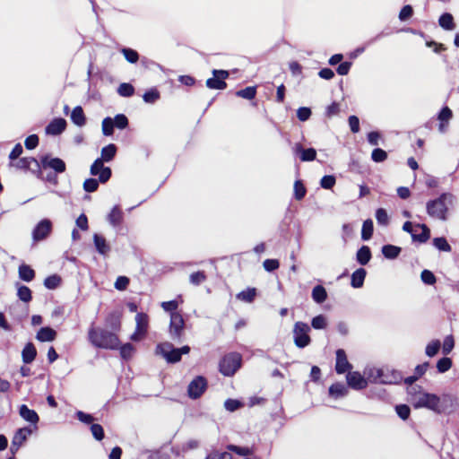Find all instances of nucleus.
I'll return each mask as SVG.
<instances>
[{
	"mask_svg": "<svg viewBox=\"0 0 459 459\" xmlns=\"http://www.w3.org/2000/svg\"><path fill=\"white\" fill-rule=\"evenodd\" d=\"M410 401L414 408H427L437 414L450 413L456 406V399L451 394L437 396L423 391L410 393Z\"/></svg>",
	"mask_w": 459,
	"mask_h": 459,
	"instance_id": "nucleus-1",
	"label": "nucleus"
},
{
	"mask_svg": "<svg viewBox=\"0 0 459 459\" xmlns=\"http://www.w3.org/2000/svg\"><path fill=\"white\" fill-rule=\"evenodd\" d=\"M117 153V146L109 143L101 149V156L91 164L90 172L92 176H98L101 184L109 180L112 175L111 169L104 166V162L111 161Z\"/></svg>",
	"mask_w": 459,
	"mask_h": 459,
	"instance_id": "nucleus-2",
	"label": "nucleus"
},
{
	"mask_svg": "<svg viewBox=\"0 0 459 459\" xmlns=\"http://www.w3.org/2000/svg\"><path fill=\"white\" fill-rule=\"evenodd\" d=\"M454 195L450 193H443L437 198L430 200L426 204L427 213L439 221L447 220L448 206L454 201Z\"/></svg>",
	"mask_w": 459,
	"mask_h": 459,
	"instance_id": "nucleus-3",
	"label": "nucleus"
},
{
	"mask_svg": "<svg viewBox=\"0 0 459 459\" xmlns=\"http://www.w3.org/2000/svg\"><path fill=\"white\" fill-rule=\"evenodd\" d=\"M90 342L96 347L103 349H117L119 340L115 333L104 329L91 328L89 330Z\"/></svg>",
	"mask_w": 459,
	"mask_h": 459,
	"instance_id": "nucleus-4",
	"label": "nucleus"
},
{
	"mask_svg": "<svg viewBox=\"0 0 459 459\" xmlns=\"http://www.w3.org/2000/svg\"><path fill=\"white\" fill-rule=\"evenodd\" d=\"M190 347L185 345L181 348H175L170 342H163L157 346V353L161 355L167 362L176 363L181 359L183 354H187Z\"/></svg>",
	"mask_w": 459,
	"mask_h": 459,
	"instance_id": "nucleus-5",
	"label": "nucleus"
},
{
	"mask_svg": "<svg viewBox=\"0 0 459 459\" xmlns=\"http://www.w3.org/2000/svg\"><path fill=\"white\" fill-rule=\"evenodd\" d=\"M310 331L311 328L307 323L299 321L294 324L292 329L293 342L298 348L304 349L310 344Z\"/></svg>",
	"mask_w": 459,
	"mask_h": 459,
	"instance_id": "nucleus-6",
	"label": "nucleus"
},
{
	"mask_svg": "<svg viewBox=\"0 0 459 459\" xmlns=\"http://www.w3.org/2000/svg\"><path fill=\"white\" fill-rule=\"evenodd\" d=\"M242 357L238 352L225 355L220 362V372L226 377L233 376L241 367Z\"/></svg>",
	"mask_w": 459,
	"mask_h": 459,
	"instance_id": "nucleus-7",
	"label": "nucleus"
},
{
	"mask_svg": "<svg viewBox=\"0 0 459 459\" xmlns=\"http://www.w3.org/2000/svg\"><path fill=\"white\" fill-rule=\"evenodd\" d=\"M185 331V320L181 313L170 315L169 333L173 341H180Z\"/></svg>",
	"mask_w": 459,
	"mask_h": 459,
	"instance_id": "nucleus-8",
	"label": "nucleus"
},
{
	"mask_svg": "<svg viewBox=\"0 0 459 459\" xmlns=\"http://www.w3.org/2000/svg\"><path fill=\"white\" fill-rule=\"evenodd\" d=\"M207 388V381L202 377H195L188 385L187 394L192 399H197L202 396Z\"/></svg>",
	"mask_w": 459,
	"mask_h": 459,
	"instance_id": "nucleus-9",
	"label": "nucleus"
},
{
	"mask_svg": "<svg viewBox=\"0 0 459 459\" xmlns=\"http://www.w3.org/2000/svg\"><path fill=\"white\" fill-rule=\"evenodd\" d=\"M213 77L206 81V86L209 89L223 90L227 87L225 80L229 76V72L225 70H213Z\"/></svg>",
	"mask_w": 459,
	"mask_h": 459,
	"instance_id": "nucleus-10",
	"label": "nucleus"
},
{
	"mask_svg": "<svg viewBox=\"0 0 459 459\" xmlns=\"http://www.w3.org/2000/svg\"><path fill=\"white\" fill-rule=\"evenodd\" d=\"M40 167L43 169H51L56 173H63L66 169L65 162L60 158H52L49 155H45L40 160Z\"/></svg>",
	"mask_w": 459,
	"mask_h": 459,
	"instance_id": "nucleus-11",
	"label": "nucleus"
},
{
	"mask_svg": "<svg viewBox=\"0 0 459 459\" xmlns=\"http://www.w3.org/2000/svg\"><path fill=\"white\" fill-rule=\"evenodd\" d=\"M52 230V222L48 219L40 221L32 231V238L35 242L45 239Z\"/></svg>",
	"mask_w": 459,
	"mask_h": 459,
	"instance_id": "nucleus-12",
	"label": "nucleus"
},
{
	"mask_svg": "<svg viewBox=\"0 0 459 459\" xmlns=\"http://www.w3.org/2000/svg\"><path fill=\"white\" fill-rule=\"evenodd\" d=\"M346 381L348 386L354 390H362L368 385L367 379L358 371H349L346 375Z\"/></svg>",
	"mask_w": 459,
	"mask_h": 459,
	"instance_id": "nucleus-13",
	"label": "nucleus"
},
{
	"mask_svg": "<svg viewBox=\"0 0 459 459\" xmlns=\"http://www.w3.org/2000/svg\"><path fill=\"white\" fill-rule=\"evenodd\" d=\"M335 371L337 374H343L351 371L352 365L348 361L347 355L344 350L338 349L335 352Z\"/></svg>",
	"mask_w": 459,
	"mask_h": 459,
	"instance_id": "nucleus-14",
	"label": "nucleus"
},
{
	"mask_svg": "<svg viewBox=\"0 0 459 459\" xmlns=\"http://www.w3.org/2000/svg\"><path fill=\"white\" fill-rule=\"evenodd\" d=\"M372 373L368 375L369 378H373V382H379L382 384H396L401 380V377L394 373L392 377L384 374L383 369H372Z\"/></svg>",
	"mask_w": 459,
	"mask_h": 459,
	"instance_id": "nucleus-15",
	"label": "nucleus"
},
{
	"mask_svg": "<svg viewBox=\"0 0 459 459\" xmlns=\"http://www.w3.org/2000/svg\"><path fill=\"white\" fill-rule=\"evenodd\" d=\"M292 150L295 154L299 155L301 161H312L316 157V152L314 148L304 149L300 143H296Z\"/></svg>",
	"mask_w": 459,
	"mask_h": 459,
	"instance_id": "nucleus-16",
	"label": "nucleus"
},
{
	"mask_svg": "<svg viewBox=\"0 0 459 459\" xmlns=\"http://www.w3.org/2000/svg\"><path fill=\"white\" fill-rule=\"evenodd\" d=\"M66 121L64 118L53 119L46 127V133L51 135H58L65 131Z\"/></svg>",
	"mask_w": 459,
	"mask_h": 459,
	"instance_id": "nucleus-17",
	"label": "nucleus"
},
{
	"mask_svg": "<svg viewBox=\"0 0 459 459\" xmlns=\"http://www.w3.org/2000/svg\"><path fill=\"white\" fill-rule=\"evenodd\" d=\"M31 434L32 429L30 427H24L17 429L12 440L13 441V446L21 447Z\"/></svg>",
	"mask_w": 459,
	"mask_h": 459,
	"instance_id": "nucleus-18",
	"label": "nucleus"
},
{
	"mask_svg": "<svg viewBox=\"0 0 459 459\" xmlns=\"http://www.w3.org/2000/svg\"><path fill=\"white\" fill-rule=\"evenodd\" d=\"M56 332L49 327V326H45V327H41L37 334H36V339L41 342H53L56 338Z\"/></svg>",
	"mask_w": 459,
	"mask_h": 459,
	"instance_id": "nucleus-19",
	"label": "nucleus"
},
{
	"mask_svg": "<svg viewBox=\"0 0 459 459\" xmlns=\"http://www.w3.org/2000/svg\"><path fill=\"white\" fill-rule=\"evenodd\" d=\"M19 412H20L21 417L24 420H26L31 424L37 425V423L39 420L38 413L34 410H30V408H28V406L25 404H22L20 407Z\"/></svg>",
	"mask_w": 459,
	"mask_h": 459,
	"instance_id": "nucleus-20",
	"label": "nucleus"
},
{
	"mask_svg": "<svg viewBox=\"0 0 459 459\" xmlns=\"http://www.w3.org/2000/svg\"><path fill=\"white\" fill-rule=\"evenodd\" d=\"M16 167L18 169H36L38 171L40 170L39 162L33 157H24L20 159L17 161Z\"/></svg>",
	"mask_w": 459,
	"mask_h": 459,
	"instance_id": "nucleus-21",
	"label": "nucleus"
},
{
	"mask_svg": "<svg viewBox=\"0 0 459 459\" xmlns=\"http://www.w3.org/2000/svg\"><path fill=\"white\" fill-rule=\"evenodd\" d=\"M328 392L329 395L334 399L345 397L349 393L348 387L342 383L333 384Z\"/></svg>",
	"mask_w": 459,
	"mask_h": 459,
	"instance_id": "nucleus-22",
	"label": "nucleus"
},
{
	"mask_svg": "<svg viewBox=\"0 0 459 459\" xmlns=\"http://www.w3.org/2000/svg\"><path fill=\"white\" fill-rule=\"evenodd\" d=\"M37 356V350L32 342H28L22 351V359L25 364L31 363Z\"/></svg>",
	"mask_w": 459,
	"mask_h": 459,
	"instance_id": "nucleus-23",
	"label": "nucleus"
},
{
	"mask_svg": "<svg viewBox=\"0 0 459 459\" xmlns=\"http://www.w3.org/2000/svg\"><path fill=\"white\" fill-rule=\"evenodd\" d=\"M107 220L110 225L113 227H117L122 223L123 221V212L119 208V206L116 205L112 208L110 212L108 213Z\"/></svg>",
	"mask_w": 459,
	"mask_h": 459,
	"instance_id": "nucleus-24",
	"label": "nucleus"
},
{
	"mask_svg": "<svg viewBox=\"0 0 459 459\" xmlns=\"http://www.w3.org/2000/svg\"><path fill=\"white\" fill-rule=\"evenodd\" d=\"M366 275L367 272L364 268L357 269L351 274V285L355 289L361 288L364 284Z\"/></svg>",
	"mask_w": 459,
	"mask_h": 459,
	"instance_id": "nucleus-25",
	"label": "nucleus"
},
{
	"mask_svg": "<svg viewBox=\"0 0 459 459\" xmlns=\"http://www.w3.org/2000/svg\"><path fill=\"white\" fill-rule=\"evenodd\" d=\"M93 242L97 251L103 255H106L110 251V246L107 243L105 238L99 234L93 235Z\"/></svg>",
	"mask_w": 459,
	"mask_h": 459,
	"instance_id": "nucleus-26",
	"label": "nucleus"
},
{
	"mask_svg": "<svg viewBox=\"0 0 459 459\" xmlns=\"http://www.w3.org/2000/svg\"><path fill=\"white\" fill-rule=\"evenodd\" d=\"M71 120L80 127L86 124V117L81 106H76L71 112Z\"/></svg>",
	"mask_w": 459,
	"mask_h": 459,
	"instance_id": "nucleus-27",
	"label": "nucleus"
},
{
	"mask_svg": "<svg viewBox=\"0 0 459 459\" xmlns=\"http://www.w3.org/2000/svg\"><path fill=\"white\" fill-rule=\"evenodd\" d=\"M371 251L368 246H362L356 254L357 262L361 265H366L371 259Z\"/></svg>",
	"mask_w": 459,
	"mask_h": 459,
	"instance_id": "nucleus-28",
	"label": "nucleus"
},
{
	"mask_svg": "<svg viewBox=\"0 0 459 459\" xmlns=\"http://www.w3.org/2000/svg\"><path fill=\"white\" fill-rule=\"evenodd\" d=\"M311 296L316 303L321 304L326 300L327 292L324 286L316 285L313 288Z\"/></svg>",
	"mask_w": 459,
	"mask_h": 459,
	"instance_id": "nucleus-29",
	"label": "nucleus"
},
{
	"mask_svg": "<svg viewBox=\"0 0 459 459\" xmlns=\"http://www.w3.org/2000/svg\"><path fill=\"white\" fill-rule=\"evenodd\" d=\"M18 273L19 277L24 281H31L35 277L34 270L25 264H22L19 266Z\"/></svg>",
	"mask_w": 459,
	"mask_h": 459,
	"instance_id": "nucleus-30",
	"label": "nucleus"
},
{
	"mask_svg": "<svg viewBox=\"0 0 459 459\" xmlns=\"http://www.w3.org/2000/svg\"><path fill=\"white\" fill-rule=\"evenodd\" d=\"M401 251V247L390 244L382 247V254L387 259H395Z\"/></svg>",
	"mask_w": 459,
	"mask_h": 459,
	"instance_id": "nucleus-31",
	"label": "nucleus"
},
{
	"mask_svg": "<svg viewBox=\"0 0 459 459\" xmlns=\"http://www.w3.org/2000/svg\"><path fill=\"white\" fill-rule=\"evenodd\" d=\"M438 23H439L440 27H442L444 30H453L455 28L453 15L448 13H443L439 17Z\"/></svg>",
	"mask_w": 459,
	"mask_h": 459,
	"instance_id": "nucleus-32",
	"label": "nucleus"
},
{
	"mask_svg": "<svg viewBox=\"0 0 459 459\" xmlns=\"http://www.w3.org/2000/svg\"><path fill=\"white\" fill-rule=\"evenodd\" d=\"M416 227L420 228L422 231L420 234L411 233L412 240L420 243L427 242L430 237V231L428 226L426 224H418Z\"/></svg>",
	"mask_w": 459,
	"mask_h": 459,
	"instance_id": "nucleus-33",
	"label": "nucleus"
},
{
	"mask_svg": "<svg viewBox=\"0 0 459 459\" xmlns=\"http://www.w3.org/2000/svg\"><path fill=\"white\" fill-rule=\"evenodd\" d=\"M228 450L240 455L244 456L245 458L248 457L249 455H253L254 449L252 447L247 446H238L236 445H229L227 446Z\"/></svg>",
	"mask_w": 459,
	"mask_h": 459,
	"instance_id": "nucleus-34",
	"label": "nucleus"
},
{
	"mask_svg": "<svg viewBox=\"0 0 459 459\" xmlns=\"http://www.w3.org/2000/svg\"><path fill=\"white\" fill-rule=\"evenodd\" d=\"M255 296L256 289L247 288V290L240 291L237 295V299L247 303H251L255 299Z\"/></svg>",
	"mask_w": 459,
	"mask_h": 459,
	"instance_id": "nucleus-35",
	"label": "nucleus"
},
{
	"mask_svg": "<svg viewBox=\"0 0 459 459\" xmlns=\"http://www.w3.org/2000/svg\"><path fill=\"white\" fill-rule=\"evenodd\" d=\"M373 235V221L370 219L366 220L363 222L361 230V238L363 240H368Z\"/></svg>",
	"mask_w": 459,
	"mask_h": 459,
	"instance_id": "nucleus-36",
	"label": "nucleus"
},
{
	"mask_svg": "<svg viewBox=\"0 0 459 459\" xmlns=\"http://www.w3.org/2000/svg\"><path fill=\"white\" fill-rule=\"evenodd\" d=\"M101 127H102V134L105 136L112 135L114 133V127H115L113 119L109 117H105L102 120Z\"/></svg>",
	"mask_w": 459,
	"mask_h": 459,
	"instance_id": "nucleus-37",
	"label": "nucleus"
},
{
	"mask_svg": "<svg viewBox=\"0 0 459 459\" xmlns=\"http://www.w3.org/2000/svg\"><path fill=\"white\" fill-rule=\"evenodd\" d=\"M60 283L61 278L56 274L50 275L47 277L44 281L45 287L49 290L56 289L60 285Z\"/></svg>",
	"mask_w": 459,
	"mask_h": 459,
	"instance_id": "nucleus-38",
	"label": "nucleus"
},
{
	"mask_svg": "<svg viewBox=\"0 0 459 459\" xmlns=\"http://www.w3.org/2000/svg\"><path fill=\"white\" fill-rule=\"evenodd\" d=\"M433 245L437 249H438L440 251H444V252L451 251V246L448 244L447 240L443 237L435 238L433 239Z\"/></svg>",
	"mask_w": 459,
	"mask_h": 459,
	"instance_id": "nucleus-39",
	"label": "nucleus"
},
{
	"mask_svg": "<svg viewBox=\"0 0 459 459\" xmlns=\"http://www.w3.org/2000/svg\"><path fill=\"white\" fill-rule=\"evenodd\" d=\"M256 94V89L255 87H247L243 90L238 91L236 92V95L238 97L246 99V100H253L255 97Z\"/></svg>",
	"mask_w": 459,
	"mask_h": 459,
	"instance_id": "nucleus-40",
	"label": "nucleus"
},
{
	"mask_svg": "<svg viewBox=\"0 0 459 459\" xmlns=\"http://www.w3.org/2000/svg\"><path fill=\"white\" fill-rule=\"evenodd\" d=\"M117 93L122 97H131L134 93V89L132 84L123 82L118 86Z\"/></svg>",
	"mask_w": 459,
	"mask_h": 459,
	"instance_id": "nucleus-41",
	"label": "nucleus"
},
{
	"mask_svg": "<svg viewBox=\"0 0 459 459\" xmlns=\"http://www.w3.org/2000/svg\"><path fill=\"white\" fill-rule=\"evenodd\" d=\"M311 326L317 330L325 329L327 326L326 317L324 315H318L313 317Z\"/></svg>",
	"mask_w": 459,
	"mask_h": 459,
	"instance_id": "nucleus-42",
	"label": "nucleus"
},
{
	"mask_svg": "<svg viewBox=\"0 0 459 459\" xmlns=\"http://www.w3.org/2000/svg\"><path fill=\"white\" fill-rule=\"evenodd\" d=\"M441 343L438 340H434L430 342L425 350V353L429 357H434L439 351Z\"/></svg>",
	"mask_w": 459,
	"mask_h": 459,
	"instance_id": "nucleus-43",
	"label": "nucleus"
},
{
	"mask_svg": "<svg viewBox=\"0 0 459 459\" xmlns=\"http://www.w3.org/2000/svg\"><path fill=\"white\" fill-rule=\"evenodd\" d=\"M17 295L19 299L23 302H29L31 300V290L27 286H20L18 288Z\"/></svg>",
	"mask_w": 459,
	"mask_h": 459,
	"instance_id": "nucleus-44",
	"label": "nucleus"
},
{
	"mask_svg": "<svg viewBox=\"0 0 459 459\" xmlns=\"http://www.w3.org/2000/svg\"><path fill=\"white\" fill-rule=\"evenodd\" d=\"M100 183V181L96 178H87L84 182H83V189L85 192H88V193H92V192H95L98 187H99V184Z\"/></svg>",
	"mask_w": 459,
	"mask_h": 459,
	"instance_id": "nucleus-45",
	"label": "nucleus"
},
{
	"mask_svg": "<svg viewBox=\"0 0 459 459\" xmlns=\"http://www.w3.org/2000/svg\"><path fill=\"white\" fill-rule=\"evenodd\" d=\"M160 306L164 309V311L169 312L170 315H172L174 313H179L178 311V302L176 299L169 300V301H163V302H161Z\"/></svg>",
	"mask_w": 459,
	"mask_h": 459,
	"instance_id": "nucleus-46",
	"label": "nucleus"
},
{
	"mask_svg": "<svg viewBox=\"0 0 459 459\" xmlns=\"http://www.w3.org/2000/svg\"><path fill=\"white\" fill-rule=\"evenodd\" d=\"M136 326H137V331L136 333H134L133 335H132V339L133 340H139L141 338V335L143 333V315L142 313H138L136 315Z\"/></svg>",
	"mask_w": 459,
	"mask_h": 459,
	"instance_id": "nucleus-47",
	"label": "nucleus"
},
{
	"mask_svg": "<svg viewBox=\"0 0 459 459\" xmlns=\"http://www.w3.org/2000/svg\"><path fill=\"white\" fill-rule=\"evenodd\" d=\"M205 280H206V275H205L204 272H202V271L193 273L189 276L190 283H192L193 285H195V286L200 285Z\"/></svg>",
	"mask_w": 459,
	"mask_h": 459,
	"instance_id": "nucleus-48",
	"label": "nucleus"
},
{
	"mask_svg": "<svg viewBox=\"0 0 459 459\" xmlns=\"http://www.w3.org/2000/svg\"><path fill=\"white\" fill-rule=\"evenodd\" d=\"M376 219L378 224L386 226L389 222V217L386 211L383 208H378L376 211Z\"/></svg>",
	"mask_w": 459,
	"mask_h": 459,
	"instance_id": "nucleus-49",
	"label": "nucleus"
},
{
	"mask_svg": "<svg viewBox=\"0 0 459 459\" xmlns=\"http://www.w3.org/2000/svg\"><path fill=\"white\" fill-rule=\"evenodd\" d=\"M371 159L375 162H383L387 159V153L383 149L376 148L372 151Z\"/></svg>",
	"mask_w": 459,
	"mask_h": 459,
	"instance_id": "nucleus-50",
	"label": "nucleus"
},
{
	"mask_svg": "<svg viewBox=\"0 0 459 459\" xmlns=\"http://www.w3.org/2000/svg\"><path fill=\"white\" fill-rule=\"evenodd\" d=\"M306 188L300 180H296L294 183V195L297 200H301L306 195Z\"/></svg>",
	"mask_w": 459,
	"mask_h": 459,
	"instance_id": "nucleus-51",
	"label": "nucleus"
},
{
	"mask_svg": "<svg viewBox=\"0 0 459 459\" xmlns=\"http://www.w3.org/2000/svg\"><path fill=\"white\" fill-rule=\"evenodd\" d=\"M420 279L425 284H428V285H433L437 281L434 273L431 271L427 270V269H425L421 272Z\"/></svg>",
	"mask_w": 459,
	"mask_h": 459,
	"instance_id": "nucleus-52",
	"label": "nucleus"
},
{
	"mask_svg": "<svg viewBox=\"0 0 459 459\" xmlns=\"http://www.w3.org/2000/svg\"><path fill=\"white\" fill-rule=\"evenodd\" d=\"M112 119L114 126L118 129H125L128 126V119L124 114H118Z\"/></svg>",
	"mask_w": 459,
	"mask_h": 459,
	"instance_id": "nucleus-53",
	"label": "nucleus"
},
{
	"mask_svg": "<svg viewBox=\"0 0 459 459\" xmlns=\"http://www.w3.org/2000/svg\"><path fill=\"white\" fill-rule=\"evenodd\" d=\"M122 53H123L125 58L129 63H132V64L135 63L138 60V58H139L138 53L135 50L132 49V48H124L122 49Z\"/></svg>",
	"mask_w": 459,
	"mask_h": 459,
	"instance_id": "nucleus-54",
	"label": "nucleus"
},
{
	"mask_svg": "<svg viewBox=\"0 0 459 459\" xmlns=\"http://www.w3.org/2000/svg\"><path fill=\"white\" fill-rule=\"evenodd\" d=\"M451 366L452 360L447 357L440 359L437 363V368L440 373L446 372L451 368Z\"/></svg>",
	"mask_w": 459,
	"mask_h": 459,
	"instance_id": "nucleus-55",
	"label": "nucleus"
},
{
	"mask_svg": "<svg viewBox=\"0 0 459 459\" xmlns=\"http://www.w3.org/2000/svg\"><path fill=\"white\" fill-rule=\"evenodd\" d=\"M395 411L402 420H407L411 413V409L406 404H399L395 406Z\"/></svg>",
	"mask_w": 459,
	"mask_h": 459,
	"instance_id": "nucleus-56",
	"label": "nucleus"
},
{
	"mask_svg": "<svg viewBox=\"0 0 459 459\" xmlns=\"http://www.w3.org/2000/svg\"><path fill=\"white\" fill-rule=\"evenodd\" d=\"M453 117V112L448 107H444L438 113L437 119L440 122H446L448 124L449 120Z\"/></svg>",
	"mask_w": 459,
	"mask_h": 459,
	"instance_id": "nucleus-57",
	"label": "nucleus"
},
{
	"mask_svg": "<svg viewBox=\"0 0 459 459\" xmlns=\"http://www.w3.org/2000/svg\"><path fill=\"white\" fill-rule=\"evenodd\" d=\"M335 178L332 175L324 176L320 180V186L325 189H331L335 185Z\"/></svg>",
	"mask_w": 459,
	"mask_h": 459,
	"instance_id": "nucleus-58",
	"label": "nucleus"
},
{
	"mask_svg": "<svg viewBox=\"0 0 459 459\" xmlns=\"http://www.w3.org/2000/svg\"><path fill=\"white\" fill-rule=\"evenodd\" d=\"M91 431L92 436L97 440H102L104 437V429L100 424H91Z\"/></svg>",
	"mask_w": 459,
	"mask_h": 459,
	"instance_id": "nucleus-59",
	"label": "nucleus"
},
{
	"mask_svg": "<svg viewBox=\"0 0 459 459\" xmlns=\"http://www.w3.org/2000/svg\"><path fill=\"white\" fill-rule=\"evenodd\" d=\"M242 406L241 402L235 399H227L224 403V407L229 411H235Z\"/></svg>",
	"mask_w": 459,
	"mask_h": 459,
	"instance_id": "nucleus-60",
	"label": "nucleus"
},
{
	"mask_svg": "<svg viewBox=\"0 0 459 459\" xmlns=\"http://www.w3.org/2000/svg\"><path fill=\"white\" fill-rule=\"evenodd\" d=\"M265 271L273 272L279 268L280 263L277 259H265L263 263Z\"/></svg>",
	"mask_w": 459,
	"mask_h": 459,
	"instance_id": "nucleus-61",
	"label": "nucleus"
},
{
	"mask_svg": "<svg viewBox=\"0 0 459 459\" xmlns=\"http://www.w3.org/2000/svg\"><path fill=\"white\" fill-rule=\"evenodd\" d=\"M25 147L28 150L35 149L39 144V137L37 134L29 135L24 142Z\"/></svg>",
	"mask_w": 459,
	"mask_h": 459,
	"instance_id": "nucleus-62",
	"label": "nucleus"
},
{
	"mask_svg": "<svg viewBox=\"0 0 459 459\" xmlns=\"http://www.w3.org/2000/svg\"><path fill=\"white\" fill-rule=\"evenodd\" d=\"M134 353V347L130 343L123 345L120 349V355L123 359H128Z\"/></svg>",
	"mask_w": 459,
	"mask_h": 459,
	"instance_id": "nucleus-63",
	"label": "nucleus"
},
{
	"mask_svg": "<svg viewBox=\"0 0 459 459\" xmlns=\"http://www.w3.org/2000/svg\"><path fill=\"white\" fill-rule=\"evenodd\" d=\"M206 459H233L230 453L223 452V453H218L214 452L210 454Z\"/></svg>",
	"mask_w": 459,
	"mask_h": 459,
	"instance_id": "nucleus-64",
	"label": "nucleus"
}]
</instances>
